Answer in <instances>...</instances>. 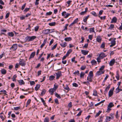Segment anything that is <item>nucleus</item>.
Wrapping results in <instances>:
<instances>
[{
	"label": "nucleus",
	"mask_w": 122,
	"mask_h": 122,
	"mask_svg": "<svg viewBox=\"0 0 122 122\" xmlns=\"http://www.w3.org/2000/svg\"><path fill=\"white\" fill-rule=\"evenodd\" d=\"M114 89V87H113L108 92V96L109 97H111L113 95Z\"/></svg>",
	"instance_id": "obj_1"
},
{
	"label": "nucleus",
	"mask_w": 122,
	"mask_h": 122,
	"mask_svg": "<svg viewBox=\"0 0 122 122\" xmlns=\"http://www.w3.org/2000/svg\"><path fill=\"white\" fill-rule=\"evenodd\" d=\"M17 44H14L10 48V50H11L15 51L17 49Z\"/></svg>",
	"instance_id": "obj_2"
},
{
	"label": "nucleus",
	"mask_w": 122,
	"mask_h": 122,
	"mask_svg": "<svg viewBox=\"0 0 122 122\" xmlns=\"http://www.w3.org/2000/svg\"><path fill=\"white\" fill-rule=\"evenodd\" d=\"M25 61L22 59L20 61L19 64L22 66H24L25 65Z\"/></svg>",
	"instance_id": "obj_3"
},
{
	"label": "nucleus",
	"mask_w": 122,
	"mask_h": 122,
	"mask_svg": "<svg viewBox=\"0 0 122 122\" xmlns=\"http://www.w3.org/2000/svg\"><path fill=\"white\" fill-rule=\"evenodd\" d=\"M107 56L103 52L101 53L99 56V58H100L101 59H103Z\"/></svg>",
	"instance_id": "obj_4"
},
{
	"label": "nucleus",
	"mask_w": 122,
	"mask_h": 122,
	"mask_svg": "<svg viewBox=\"0 0 122 122\" xmlns=\"http://www.w3.org/2000/svg\"><path fill=\"white\" fill-rule=\"evenodd\" d=\"M56 79H58L60 76L62 75V74L61 71H58L57 73H56Z\"/></svg>",
	"instance_id": "obj_5"
},
{
	"label": "nucleus",
	"mask_w": 122,
	"mask_h": 122,
	"mask_svg": "<svg viewBox=\"0 0 122 122\" xmlns=\"http://www.w3.org/2000/svg\"><path fill=\"white\" fill-rule=\"evenodd\" d=\"M115 62V60L114 59H113L111 60L109 62V65L110 66H112L114 64Z\"/></svg>",
	"instance_id": "obj_6"
},
{
	"label": "nucleus",
	"mask_w": 122,
	"mask_h": 122,
	"mask_svg": "<svg viewBox=\"0 0 122 122\" xmlns=\"http://www.w3.org/2000/svg\"><path fill=\"white\" fill-rule=\"evenodd\" d=\"M110 86L111 85L110 84L106 87L104 91V94L105 95L106 93H107L108 90L110 87Z\"/></svg>",
	"instance_id": "obj_7"
},
{
	"label": "nucleus",
	"mask_w": 122,
	"mask_h": 122,
	"mask_svg": "<svg viewBox=\"0 0 122 122\" xmlns=\"http://www.w3.org/2000/svg\"><path fill=\"white\" fill-rule=\"evenodd\" d=\"M117 18L116 17H114L112 19L111 23H116L117 22Z\"/></svg>",
	"instance_id": "obj_8"
},
{
	"label": "nucleus",
	"mask_w": 122,
	"mask_h": 122,
	"mask_svg": "<svg viewBox=\"0 0 122 122\" xmlns=\"http://www.w3.org/2000/svg\"><path fill=\"white\" fill-rule=\"evenodd\" d=\"M82 53L84 55H87L89 52L88 51H86V50H82L81 51Z\"/></svg>",
	"instance_id": "obj_9"
},
{
	"label": "nucleus",
	"mask_w": 122,
	"mask_h": 122,
	"mask_svg": "<svg viewBox=\"0 0 122 122\" xmlns=\"http://www.w3.org/2000/svg\"><path fill=\"white\" fill-rule=\"evenodd\" d=\"M35 53L36 52L35 51L31 53L30 55V56L29 58V60L31 58H34L35 55Z\"/></svg>",
	"instance_id": "obj_10"
},
{
	"label": "nucleus",
	"mask_w": 122,
	"mask_h": 122,
	"mask_svg": "<svg viewBox=\"0 0 122 122\" xmlns=\"http://www.w3.org/2000/svg\"><path fill=\"white\" fill-rule=\"evenodd\" d=\"M104 72V71H98L96 73V74L97 76H99L102 74H103Z\"/></svg>",
	"instance_id": "obj_11"
},
{
	"label": "nucleus",
	"mask_w": 122,
	"mask_h": 122,
	"mask_svg": "<svg viewBox=\"0 0 122 122\" xmlns=\"http://www.w3.org/2000/svg\"><path fill=\"white\" fill-rule=\"evenodd\" d=\"M60 45L62 48L65 47L67 45V44L66 42H62V43L60 44Z\"/></svg>",
	"instance_id": "obj_12"
},
{
	"label": "nucleus",
	"mask_w": 122,
	"mask_h": 122,
	"mask_svg": "<svg viewBox=\"0 0 122 122\" xmlns=\"http://www.w3.org/2000/svg\"><path fill=\"white\" fill-rule=\"evenodd\" d=\"M49 29L45 30H43V32L45 34H47L49 33Z\"/></svg>",
	"instance_id": "obj_13"
},
{
	"label": "nucleus",
	"mask_w": 122,
	"mask_h": 122,
	"mask_svg": "<svg viewBox=\"0 0 122 122\" xmlns=\"http://www.w3.org/2000/svg\"><path fill=\"white\" fill-rule=\"evenodd\" d=\"M96 40L98 42H101L102 40V38L100 36H98L97 37Z\"/></svg>",
	"instance_id": "obj_14"
},
{
	"label": "nucleus",
	"mask_w": 122,
	"mask_h": 122,
	"mask_svg": "<svg viewBox=\"0 0 122 122\" xmlns=\"http://www.w3.org/2000/svg\"><path fill=\"white\" fill-rule=\"evenodd\" d=\"M1 74H5L6 73V70L4 69H2L1 70Z\"/></svg>",
	"instance_id": "obj_15"
},
{
	"label": "nucleus",
	"mask_w": 122,
	"mask_h": 122,
	"mask_svg": "<svg viewBox=\"0 0 122 122\" xmlns=\"http://www.w3.org/2000/svg\"><path fill=\"white\" fill-rule=\"evenodd\" d=\"M30 38L29 41H33L35 39H36V37L35 36H33L31 37L30 36Z\"/></svg>",
	"instance_id": "obj_16"
},
{
	"label": "nucleus",
	"mask_w": 122,
	"mask_h": 122,
	"mask_svg": "<svg viewBox=\"0 0 122 122\" xmlns=\"http://www.w3.org/2000/svg\"><path fill=\"white\" fill-rule=\"evenodd\" d=\"M18 81L20 85H22V84H25V82L22 80H18Z\"/></svg>",
	"instance_id": "obj_17"
},
{
	"label": "nucleus",
	"mask_w": 122,
	"mask_h": 122,
	"mask_svg": "<svg viewBox=\"0 0 122 122\" xmlns=\"http://www.w3.org/2000/svg\"><path fill=\"white\" fill-rule=\"evenodd\" d=\"M91 63L92 65H96L97 64V61L94 59L93 60L91 61Z\"/></svg>",
	"instance_id": "obj_18"
},
{
	"label": "nucleus",
	"mask_w": 122,
	"mask_h": 122,
	"mask_svg": "<svg viewBox=\"0 0 122 122\" xmlns=\"http://www.w3.org/2000/svg\"><path fill=\"white\" fill-rule=\"evenodd\" d=\"M72 38L71 37H67L65 38L64 39V40L66 41H69L71 40Z\"/></svg>",
	"instance_id": "obj_19"
},
{
	"label": "nucleus",
	"mask_w": 122,
	"mask_h": 122,
	"mask_svg": "<svg viewBox=\"0 0 122 122\" xmlns=\"http://www.w3.org/2000/svg\"><path fill=\"white\" fill-rule=\"evenodd\" d=\"M72 50L71 49H69L67 51L66 55L68 56L70 54L72 51Z\"/></svg>",
	"instance_id": "obj_20"
},
{
	"label": "nucleus",
	"mask_w": 122,
	"mask_h": 122,
	"mask_svg": "<svg viewBox=\"0 0 122 122\" xmlns=\"http://www.w3.org/2000/svg\"><path fill=\"white\" fill-rule=\"evenodd\" d=\"M6 31H7V30H5V29L1 30V34H0V35L1 36V34H3V35H6L5 34V33H4L3 32H6Z\"/></svg>",
	"instance_id": "obj_21"
},
{
	"label": "nucleus",
	"mask_w": 122,
	"mask_h": 122,
	"mask_svg": "<svg viewBox=\"0 0 122 122\" xmlns=\"http://www.w3.org/2000/svg\"><path fill=\"white\" fill-rule=\"evenodd\" d=\"M55 91L53 89H52V88L50 89L49 91V92L50 93L51 92V95H52L53 94L54 92Z\"/></svg>",
	"instance_id": "obj_22"
},
{
	"label": "nucleus",
	"mask_w": 122,
	"mask_h": 122,
	"mask_svg": "<svg viewBox=\"0 0 122 122\" xmlns=\"http://www.w3.org/2000/svg\"><path fill=\"white\" fill-rule=\"evenodd\" d=\"M40 85L39 84H37L36 85V86L35 87V90L36 91H37L40 88Z\"/></svg>",
	"instance_id": "obj_23"
},
{
	"label": "nucleus",
	"mask_w": 122,
	"mask_h": 122,
	"mask_svg": "<svg viewBox=\"0 0 122 122\" xmlns=\"http://www.w3.org/2000/svg\"><path fill=\"white\" fill-rule=\"evenodd\" d=\"M114 106V105L113 104L112 102H110L108 104L107 107H109L111 108Z\"/></svg>",
	"instance_id": "obj_24"
},
{
	"label": "nucleus",
	"mask_w": 122,
	"mask_h": 122,
	"mask_svg": "<svg viewBox=\"0 0 122 122\" xmlns=\"http://www.w3.org/2000/svg\"><path fill=\"white\" fill-rule=\"evenodd\" d=\"M92 77H90V76H88L87 77V80L88 81L90 82L92 81Z\"/></svg>",
	"instance_id": "obj_25"
},
{
	"label": "nucleus",
	"mask_w": 122,
	"mask_h": 122,
	"mask_svg": "<svg viewBox=\"0 0 122 122\" xmlns=\"http://www.w3.org/2000/svg\"><path fill=\"white\" fill-rule=\"evenodd\" d=\"M55 76L53 75H51V76H50L49 77V80L50 81H51L53 80V79L55 78Z\"/></svg>",
	"instance_id": "obj_26"
},
{
	"label": "nucleus",
	"mask_w": 122,
	"mask_h": 122,
	"mask_svg": "<svg viewBox=\"0 0 122 122\" xmlns=\"http://www.w3.org/2000/svg\"><path fill=\"white\" fill-rule=\"evenodd\" d=\"M46 92V90L45 89H43L42 91V92L41 93V96H42L44 95L45 92Z\"/></svg>",
	"instance_id": "obj_27"
},
{
	"label": "nucleus",
	"mask_w": 122,
	"mask_h": 122,
	"mask_svg": "<svg viewBox=\"0 0 122 122\" xmlns=\"http://www.w3.org/2000/svg\"><path fill=\"white\" fill-rule=\"evenodd\" d=\"M56 24V23L55 22H53L49 23V25L50 26H54Z\"/></svg>",
	"instance_id": "obj_28"
},
{
	"label": "nucleus",
	"mask_w": 122,
	"mask_h": 122,
	"mask_svg": "<svg viewBox=\"0 0 122 122\" xmlns=\"http://www.w3.org/2000/svg\"><path fill=\"white\" fill-rule=\"evenodd\" d=\"M93 71H90L89 72V73L88 75V76H90V77H93Z\"/></svg>",
	"instance_id": "obj_29"
},
{
	"label": "nucleus",
	"mask_w": 122,
	"mask_h": 122,
	"mask_svg": "<svg viewBox=\"0 0 122 122\" xmlns=\"http://www.w3.org/2000/svg\"><path fill=\"white\" fill-rule=\"evenodd\" d=\"M111 117H110L108 116H106V118L105 120L106 121H109L111 119Z\"/></svg>",
	"instance_id": "obj_30"
},
{
	"label": "nucleus",
	"mask_w": 122,
	"mask_h": 122,
	"mask_svg": "<svg viewBox=\"0 0 122 122\" xmlns=\"http://www.w3.org/2000/svg\"><path fill=\"white\" fill-rule=\"evenodd\" d=\"M119 73L118 72H117L116 76V77L117 78V80H118L119 79Z\"/></svg>",
	"instance_id": "obj_31"
},
{
	"label": "nucleus",
	"mask_w": 122,
	"mask_h": 122,
	"mask_svg": "<svg viewBox=\"0 0 122 122\" xmlns=\"http://www.w3.org/2000/svg\"><path fill=\"white\" fill-rule=\"evenodd\" d=\"M8 35L10 36L13 37L14 36V34L12 32H9L8 33Z\"/></svg>",
	"instance_id": "obj_32"
},
{
	"label": "nucleus",
	"mask_w": 122,
	"mask_h": 122,
	"mask_svg": "<svg viewBox=\"0 0 122 122\" xmlns=\"http://www.w3.org/2000/svg\"><path fill=\"white\" fill-rule=\"evenodd\" d=\"M49 118L48 117H46L45 118L44 122H49Z\"/></svg>",
	"instance_id": "obj_33"
},
{
	"label": "nucleus",
	"mask_w": 122,
	"mask_h": 122,
	"mask_svg": "<svg viewBox=\"0 0 122 122\" xmlns=\"http://www.w3.org/2000/svg\"><path fill=\"white\" fill-rule=\"evenodd\" d=\"M89 16V15L87 16H86L85 18L84 19L83 21L84 22H85L87 20Z\"/></svg>",
	"instance_id": "obj_34"
},
{
	"label": "nucleus",
	"mask_w": 122,
	"mask_h": 122,
	"mask_svg": "<svg viewBox=\"0 0 122 122\" xmlns=\"http://www.w3.org/2000/svg\"><path fill=\"white\" fill-rule=\"evenodd\" d=\"M94 27L91 28H90V32H95L94 30Z\"/></svg>",
	"instance_id": "obj_35"
},
{
	"label": "nucleus",
	"mask_w": 122,
	"mask_h": 122,
	"mask_svg": "<svg viewBox=\"0 0 122 122\" xmlns=\"http://www.w3.org/2000/svg\"><path fill=\"white\" fill-rule=\"evenodd\" d=\"M102 112V111H99L95 115V117H96L98 116Z\"/></svg>",
	"instance_id": "obj_36"
},
{
	"label": "nucleus",
	"mask_w": 122,
	"mask_h": 122,
	"mask_svg": "<svg viewBox=\"0 0 122 122\" xmlns=\"http://www.w3.org/2000/svg\"><path fill=\"white\" fill-rule=\"evenodd\" d=\"M68 25V24H66L65 26V28L62 31H64L65 30H67V26Z\"/></svg>",
	"instance_id": "obj_37"
},
{
	"label": "nucleus",
	"mask_w": 122,
	"mask_h": 122,
	"mask_svg": "<svg viewBox=\"0 0 122 122\" xmlns=\"http://www.w3.org/2000/svg\"><path fill=\"white\" fill-rule=\"evenodd\" d=\"M86 66H82L80 69L81 70H83L86 69Z\"/></svg>",
	"instance_id": "obj_38"
},
{
	"label": "nucleus",
	"mask_w": 122,
	"mask_h": 122,
	"mask_svg": "<svg viewBox=\"0 0 122 122\" xmlns=\"http://www.w3.org/2000/svg\"><path fill=\"white\" fill-rule=\"evenodd\" d=\"M114 25L113 24H111L110 25V27L108 28V29H111L114 27Z\"/></svg>",
	"instance_id": "obj_39"
},
{
	"label": "nucleus",
	"mask_w": 122,
	"mask_h": 122,
	"mask_svg": "<svg viewBox=\"0 0 122 122\" xmlns=\"http://www.w3.org/2000/svg\"><path fill=\"white\" fill-rule=\"evenodd\" d=\"M17 77V76L16 75H14L13 76V81H16V79L15 78Z\"/></svg>",
	"instance_id": "obj_40"
},
{
	"label": "nucleus",
	"mask_w": 122,
	"mask_h": 122,
	"mask_svg": "<svg viewBox=\"0 0 122 122\" xmlns=\"http://www.w3.org/2000/svg\"><path fill=\"white\" fill-rule=\"evenodd\" d=\"M93 92H94L93 95L95 96H97V91L96 90H94Z\"/></svg>",
	"instance_id": "obj_41"
},
{
	"label": "nucleus",
	"mask_w": 122,
	"mask_h": 122,
	"mask_svg": "<svg viewBox=\"0 0 122 122\" xmlns=\"http://www.w3.org/2000/svg\"><path fill=\"white\" fill-rule=\"evenodd\" d=\"M54 87L53 88H52V89H53L55 91L56 90V89L57 88L58 86L57 85H54Z\"/></svg>",
	"instance_id": "obj_42"
},
{
	"label": "nucleus",
	"mask_w": 122,
	"mask_h": 122,
	"mask_svg": "<svg viewBox=\"0 0 122 122\" xmlns=\"http://www.w3.org/2000/svg\"><path fill=\"white\" fill-rule=\"evenodd\" d=\"M105 43L104 42H103L101 46V48H104L105 46Z\"/></svg>",
	"instance_id": "obj_43"
},
{
	"label": "nucleus",
	"mask_w": 122,
	"mask_h": 122,
	"mask_svg": "<svg viewBox=\"0 0 122 122\" xmlns=\"http://www.w3.org/2000/svg\"><path fill=\"white\" fill-rule=\"evenodd\" d=\"M52 13V12L51 11H50L49 12H47L46 13V16L47 15H51Z\"/></svg>",
	"instance_id": "obj_44"
},
{
	"label": "nucleus",
	"mask_w": 122,
	"mask_h": 122,
	"mask_svg": "<svg viewBox=\"0 0 122 122\" xmlns=\"http://www.w3.org/2000/svg\"><path fill=\"white\" fill-rule=\"evenodd\" d=\"M103 117L104 116L101 117L100 118V120H99L98 122H102Z\"/></svg>",
	"instance_id": "obj_45"
},
{
	"label": "nucleus",
	"mask_w": 122,
	"mask_h": 122,
	"mask_svg": "<svg viewBox=\"0 0 122 122\" xmlns=\"http://www.w3.org/2000/svg\"><path fill=\"white\" fill-rule=\"evenodd\" d=\"M78 19V18H76L74 20V21L72 23L74 24H75V23H76L77 22Z\"/></svg>",
	"instance_id": "obj_46"
},
{
	"label": "nucleus",
	"mask_w": 122,
	"mask_h": 122,
	"mask_svg": "<svg viewBox=\"0 0 122 122\" xmlns=\"http://www.w3.org/2000/svg\"><path fill=\"white\" fill-rule=\"evenodd\" d=\"M55 96L56 97L58 98L59 99H61V97L57 93H56L55 94Z\"/></svg>",
	"instance_id": "obj_47"
},
{
	"label": "nucleus",
	"mask_w": 122,
	"mask_h": 122,
	"mask_svg": "<svg viewBox=\"0 0 122 122\" xmlns=\"http://www.w3.org/2000/svg\"><path fill=\"white\" fill-rule=\"evenodd\" d=\"M72 85L73 86L76 87H77L78 86V85L75 83H73L72 84Z\"/></svg>",
	"instance_id": "obj_48"
},
{
	"label": "nucleus",
	"mask_w": 122,
	"mask_h": 122,
	"mask_svg": "<svg viewBox=\"0 0 122 122\" xmlns=\"http://www.w3.org/2000/svg\"><path fill=\"white\" fill-rule=\"evenodd\" d=\"M116 117L117 118H118L119 117V116H118V111H117L116 112Z\"/></svg>",
	"instance_id": "obj_49"
},
{
	"label": "nucleus",
	"mask_w": 122,
	"mask_h": 122,
	"mask_svg": "<svg viewBox=\"0 0 122 122\" xmlns=\"http://www.w3.org/2000/svg\"><path fill=\"white\" fill-rule=\"evenodd\" d=\"M30 36H26L25 38V40H26V41H27L28 42L30 41H29V40H30L29 39L30 38Z\"/></svg>",
	"instance_id": "obj_50"
},
{
	"label": "nucleus",
	"mask_w": 122,
	"mask_h": 122,
	"mask_svg": "<svg viewBox=\"0 0 122 122\" xmlns=\"http://www.w3.org/2000/svg\"><path fill=\"white\" fill-rule=\"evenodd\" d=\"M92 14L94 16H97V15L96 13V12H94V11H93L92 12Z\"/></svg>",
	"instance_id": "obj_51"
},
{
	"label": "nucleus",
	"mask_w": 122,
	"mask_h": 122,
	"mask_svg": "<svg viewBox=\"0 0 122 122\" xmlns=\"http://www.w3.org/2000/svg\"><path fill=\"white\" fill-rule=\"evenodd\" d=\"M85 74L84 72H81V73L80 74V77L81 78H82V77H83L84 75H85Z\"/></svg>",
	"instance_id": "obj_52"
},
{
	"label": "nucleus",
	"mask_w": 122,
	"mask_h": 122,
	"mask_svg": "<svg viewBox=\"0 0 122 122\" xmlns=\"http://www.w3.org/2000/svg\"><path fill=\"white\" fill-rule=\"evenodd\" d=\"M25 16H24L23 15H22V16H20V20H22L24 19H25Z\"/></svg>",
	"instance_id": "obj_53"
},
{
	"label": "nucleus",
	"mask_w": 122,
	"mask_h": 122,
	"mask_svg": "<svg viewBox=\"0 0 122 122\" xmlns=\"http://www.w3.org/2000/svg\"><path fill=\"white\" fill-rule=\"evenodd\" d=\"M98 17L100 18L101 20H104L105 19L106 16H104L103 17L100 16H99Z\"/></svg>",
	"instance_id": "obj_54"
},
{
	"label": "nucleus",
	"mask_w": 122,
	"mask_h": 122,
	"mask_svg": "<svg viewBox=\"0 0 122 122\" xmlns=\"http://www.w3.org/2000/svg\"><path fill=\"white\" fill-rule=\"evenodd\" d=\"M30 9V8H26L25 9V10H24L23 11L25 12H27L29 9Z\"/></svg>",
	"instance_id": "obj_55"
},
{
	"label": "nucleus",
	"mask_w": 122,
	"mask_h": 122,
	"mask_svg": "<svg viewBox=\"0 0 122 122\" xmlns=\"http://www.w3.org/2000/svg\"><path fill=\"white\" fill-rule=\"evenodd\" d=\"M79 74V71L78 70L77 71H75V72L73 73V74L74 75H78Z\"/></svg>",
	"instance_id": "obj_56"
},
{
	"label": "nucleus",
	"mask_w": 122,
	"mask_h": 122,
	"mask_svg": "<svg viewBox=\"0 0 122 122\" xmlns=\"http://www.w3.org/2000/svg\"><path fill=\"white\" fill-rule=\"evenodd\" d=\"M57 45V44H55L52 47V48L51 49V50H53L54 49H55Z\"/></svg>",
	"instance_id": "obj_57"
},
{
	"label": "nucleus",
	"mask_w": 122,
	"mask_h": 122,
	"mask_svg": "<svg viewBox=\"0 0 122 122\" xmlns=\"http://www.w3.org/2000/svg\"><path fill=\"white\" fill-rule=\"evenodd\" d=\"M64 89L65 90H67L68 91H69L70 90V89L69 88L67 85V84L66 85V87Z\"/></svg>",
	"instance_id": "obj_58"
},
{
	"label": "nucleus",
	"mask_w": 122,
	"mask_h": 122,
	"mask_svg": "<svg viewBox=\"0 0 122 122\" xmlns=\"http://www.w3.org/2000/svg\"><path fill=\"white\" fill-rule=\"evenodd\" d=\"M39 26H37L36 27H35V31H37L39 29Z\"/></svg>",
	"instance_id": "obj_59"
},
{
	"label": "nucleus",
	"mask_w": 122,
	"mask_h": 122,
	"mask_svg": "<svg viewBox=\"0 0 122 122\" xmlns=\"http://www.w3.org/2000/svg\"><path fill=\"white\" fill-rule=\"evenodd\" d=\"M105 67V66L104 65H102L101 66L100 68L99 69V71H101L103 70Z\"/></svg>",
	"instance_id": "obj_60"
},
{
	"label": "nucleus",
	"mask_w": 122,
	"mask_h": 122,
	"mask_svg": "<svg viewBox=\"0 0 122 122\" xmlns=\"http://www.w3.org/2000/svg\"><path fill=\"white\" fill-rule=\"evenodd\" d=\"M26 5V3L24 4L22 6L21 10H23L24 9Z\"/></svg>",
	"instance_id": "obj_61"
},
{
	"label": "nucleus",
	"mask_w": 122,
	"mask_h": 122,
	"mask_svg": "<svg viewBox=\"0 0 122 122\" xmlns=\"http://www.w3.org/2000/svg\"><path fill=\"white\" fill-rule=\"evenodd\" d=\"M93 36V35H90L89 36L88 38L90 40H92Z\"/></svg>",
	"instance_id": "obj_62"
},
{
	"label": "nucleus",
	"mask_w": 122,
	"mask_h": 122,
	"mask_svg": "<svg viewBox=\"0 0 122 122\" xmlns=\"http://www.w3.org/2000/svg\"><path fill=\"white\" fill-rule=\"evenodd\" d=\"M88 43L85 44L83 46V48H86L88 47Z\"/></svg>",
	"instance_id": "obj_63"
},
{
	"label": "nucleus",
	"mask_w": 122,
	"mask_h": 122,
	"mask_svg": "<svg viewBox=\"0 0 122 122\" xmlns=\"http://www.w3.org/2000/svg\"><path fill=\"white\" fill-rule=\"evenodd\" d=\"M55 102L56 104H59L57 98H56L55 99Z\"/></svg>",
	"instance_id": "obj_64"
}]
</instances>
